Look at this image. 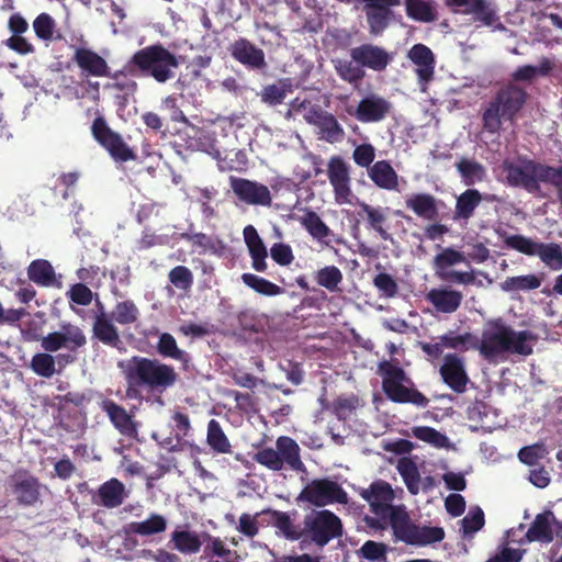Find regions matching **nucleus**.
<instances>
[{
    "label": "nucleus",
    "mask_w": 562,
    "mask_h": 562,
    "mask_svg": "<svg viewBox=\"0 0 562 562\" xmlns=\"http://www.w3.org/2000/svg\"><path fill=\"white\" fill-rule=\"evenodd\" d=\"M357 492L370 505L372 514L389 518L396 541L424 547L443 540L441 527L419 526L412 521L404 506L392 505L395 494L389 482L375 480L369 487H360Z\"/></svg>",
    "instance_id": "obj_1"
},
{
    "label": "nucleus",
    "mask_w": 562,
    "mask_h": 562,
    "mask_svg": "<svg viewBox=\"0 0 562 562\" xmlns=\"http://www.w3.org/2000/svg\"><path fill=\"white\" fill-rule=\"evenodd\" d=\"M126 381L125 395L131 400L142 398V390L164 393L172 387L179 375L171 364L157 358L133 356L126 362H120Z\"/></svg>",
    "instance_id": "obj_2"
},
{
    "label": "nucleus",
    "mask_w": 562,
    "mask_h": 562,
    "mask_svg": "<svg viewBox=\"0 0 562 562\" xmlns=\"http://www.w3.org/2000/svg\"><path fill=\"white\" fill-rule=\"evenodd\" d=\"M537 336L530 330H515L502 318L488 321L480 338V355L493 361L506 353L529 356Z\"/></svg>",
    "instance_id": "obj_3"
},
{
    "label": "nucleus",
    "mask_w": 562,
    "mask_h": 562,
    "mask_svg": "<svg viewBox=\"0 0 562 562\" xmlns=\"http://www.w3.org/2000/svg\"><path fill=\"white\" fill-rule=\"evenodd\" d=\"M528 100L522 87L508 82L503 85L482 111V127L488 134H498L503 122H516Z\"/></svg>",
    "instance_id": "obj_4"
},
{
    "label": "nucleus",
    "mask_w": 562,
    "mask_h": 562,
    "mask_svg": "<svg viewBox=\"0 0 562 562\" xmlns=\"http://www.w3.org/2000/svg\"><path fill=\"white\" fill-rule=\"evenodd\" d=\"M179 58L162 44H153L135 52L124 69L132 76L151 77L165 83L175 78Z\"/></svg>",
    "instance_id": "obj_5"
},
{
    "label": "nucleus",
    "mask_w": 562,
    "mask_h": 562,
    "mask_svg": "<svg viewBox=\"0 0 562 562\" xmlns=\"http://www.w3.org/2000/svg\"><path fill=\"white\" fill-rule=\"evenodd\" d=\"M378 373L382 376V391L393 403H409L420 408L428 406L429 400L423 393L404 384L412 381L398 364L383 360L378 366Z\"/></svg>",
    "instance_id": "obj_6"
},
{
    "label": "nucleus",
    "mask_w": 562,
    "mask_h": 562,
    "mask_svg": "<svg viewBox=\"0 0 562 562\" xmlns=\"http://www.w3.org/2000/svg\"><path fill=\"white\" fill-rule=\"evenodd\" d=\"M504 244L527 256H538L541 262L552 271L562 270V245L535 241L524 235H506Z\"/></svg>",
    "instance_id": "obj_7"
},
{
    "label": "nucleus",
    "mask_w": 562,
    "mask_h": 562,
    "mask_svg": "<svg viewBox=\"0 0 562 562\" xmlns=\"http://www.w3.org/2000/svg\"><path fill=\"white\" fill-rule=\"evenodd\" d=\"M312 542L323 548L344 533L341 519L328 509L313 512L304 517V531Z\"/></svg>",
    "instance_id": "obj_8"
},
{
    "label": "nucleus",
    "mask_w": 562,
    "mask_h": 562,
    "mask_svg": "<svg viewBox=\"0 0 562 562\" xmlns=\"http://www.w3.org/2000/svg\"><path fill=\"white\" fill-rule=\"evenodd\" d=\"M94 140L104 148L116 162H126L137 159L136 153L131 148L122 135L113 131L102 115H98L91 125Z\"/></svg>",
    "instance_id": "obj_9"
},
{
    "label": "nucleus",
    "mask_w": 562,
    "mask_h": 562,
    "mask_svg": "<svg viewBox=\"0 0 562 562\" xmlns=\"http://www.w3.org/2000/svg\"><path fill=\"white\" fill-rule=\"evenodd\" d=\"M297 501L324 507L334 503L347 505L349 498L347 492L337 482L328 479H315L301 491Z\"/></svg>",
    "instance_id": "obj_10"
},
{
    "label": "nucleus",
    "mask_w": 562,
    "mask_h": 562,
    "mask_svg": "<svg viewBox=\"0 0 562 562\" xmlns=\"http://www.w3.org/2000/svg\"><path fill=\"white\" fill-rule=\"evenodd\" d=\"M503 169L506 172V180L509 186L522 188L529 193L540 191V182H542L540 175H543L542 162L526 158L518 165L505 160Z\"/></svg>",
    "instance_id": "obj_11"
},
{
    "label": "nucleus",
    "mask_w": 562,
    "mask_h": 562,
    "mask_svg": "<svg viewBox=\"0 0 562 562\" xmlns=\"http://www.w3.org/2000/svg\"><path fill=\"white\" fill-rule=\"evenodd\" d=\"M87 345V337L83 330L70 323L60 326V330L52 331L41 339V347L47 353L56 352L61 348L69 352H77Z\"/></svg>",
    "instance_id": "obj_12"
},
{
    "label": "nucleus",
    "mask_w": 562,
    "mask_h": 562,
    "mask_svg": "<svg viewBox=\"0 0 562 562\" xmlns=\"http://www.w3.org/2000/svg\"><path fill=\"white\" fill-rule=\"evenodd\" d=\"M390 101L379 94H368L362 98L357 108L348 106L347 113L361 123H376L383 121L391 112Z\"/></svg>",
    "instance_id": "obj_13"
},
{
    "label": "nucleus",
    "mask_w": 562,
    "mask_h": 562,
    "mask_svg": "<svg viewBox=\"0 0 562 562\" xmlns=\"http://www.w3.org/2000/svg\"><path fill=\"white\" fill-rule=\"evenodd\" d=\"M229 184L235 195L249 205L270 206L272 196L267 186L245 178L229 177Z\"/></svg>",
    "instance_id": "obj_14"
},
{
    "label": "nucleus",
    "mask_w": 562,
    "mask_h": 562,
    "mask_svg": "<svg viewBox=\"0 0 562 562\" xmlns=\"http://www.w3.org/2000/svg\"><path fill=\"white\" fill-rule=\"evenodd\" d=\"M439 373L443 383L457 394H462L467 391L470 378L465 370L464 359L459 355L447 353L443 357Z\"/></svg>",
    "instance_id": "obj_15"
},
{
    "label": "nucleus",
    "mask_w": 562,
    "mask_h": 562,
    "mask_svg": "<svg viewBox=\"0 0 562 562\" xmlns=\"http://www.w3.org/2000/svg\"><path fill=\"white\" fill-rule=\"evenodd\" d=\"M101 409L108 416L112 426L124 437L135 439L138 436V422L132 412L113 400L105 398L100 405Z\"/></svg>",
    "instance_id": "obj_16"
},
{
    "label": "nucleus",
    "mask_w": 562,
    "mask_h": 562,
    "mask_svg": "<svg viewBox=\"0 0 562 562\" xmlns=\"http://www.w3.org/2000/svg\"><path fill=\"white\" fill-rule=\"evenodd\" d=\"M350 57L361 68L383 71L392 61L391 55L381 46L364 43L350 49Z\"/></svg>",
    "instance_id": "obj_17"
},
{
    "label": "nucleus",
    "mask_w": 562,
    "mask_h": 562,
    "mask_svg": "<svg viewBox=\"0 0 562 562\" xmlns=\"http://www.w3.org/2000/svg\"><path fill=\"white\" fill-rule=\"evenodd\" d=\"M232 57L248 69L262 70L267 67L265 52L245 37L231 44Z\"/></svg>",
    "instance_id": "obj_18"
},
{
    "label": "nucleus",
    "mask_w": 562,
    "mask_h": 562,
    "mask_svg": "<svg viewBox=\"0 0 562 562\" xmlns=\"http://www.w3.org/2000/svg\"><path fill=\"white\" fill-rule=\"evenodd\" d=\"M12 492L20 505L33 506L41 496L40 480L27 471H19L12 476Z\"/></svg>",
    "instance_id": "obj_19"
},
{
    "label": "nucleus",
    "mask_w": 562,
    "mask_h": 562,
    "mask_svg": "<svg viewBox=\"0 0 562 562\" xmlns=\"http://www.w3.org/2000/svg\"><path fill=\"white\" fill-rule=\"evenodd\" d=\"M328 179L339 203L348 201L351 194L349 167L340 156H333L328 161Z\"/></svg>",
    "instance_id": "obj_20"
},
{
    "label": "nucleus",
    "mask_w": 562,
    "mask_h": 562,
    "mask_svg": "<svg viewBox=\"0 0 562 562\" xmlns=\"http://www.w3.org/2000/svg\"><path fill=\"white\" fill-rule=\"evenodd\" d=\"M72 61L86 77H110L111 69L106 60L90 48H76Z\"/></svg>",
    "instance_id": "obj_21"
},
{
    "label": "nucleus",
    "mask_w": 562,
    "mask_h": 562,
    "mask_svg": "<svg viewBox=\"0 0 562 562\" xmlns=\"http://www.w3.org/2000/svg\"><path fill=\"white\" fill-rule=\"evenodd\" d=\"M125 485L116 477H112L102 483L99 488L91 494V501L94 505L105 508H116L127 498Z\"/></svg>",
    "instance_id": "obj_22"
},
{
    "label": "nucleus",
    "mask_w": 562,
    "mask_h": 562,
    "mask_svg": "<svg viewBox=\"0 0 562 562\" xmlns=\"http://www.w3.org/2000/svg\"><path fill=\"white\" fill-rule=\"evenodd\" d=\"M425 300L430 303L438 313L452 314L457 312L463 301L462 292L450 286L430 289Z\"/></svg>",
    "instance_id": "obj_23"
},
{
    "label": "nucleus",
    "mask_w": 562,
    "mask_h": 562,
    "mask_svg": "<svg viewBox=\"0 0 562 562\" xmlns=\"http://www.w3.org/2000/svg\"><path fill=\"white\" fill-rule=\"evenodd\" d=\"M483 200L488 202L498 201L496 195L487 194L484 196L477 189H467L457 198L453 211V220L462 221L468 224Z\"/></svg>",
    "instance_id": "obj_24"
},
{
    "label": "nucleus",
    "mask_w": 562,
    "mask_h": 562,
    "mask_svg": "<svg viewBox=\"0 0 562 562\" xmlns=\"http://www.w3.org/2000/svg\"><path fill=\"white\" fill-rule=\"evenodd\" d=\"M407 57L417 66L416 75L419 81L428 82L435 72V55L425 44H415L408 50Z\"/></svg>",
    "instance_id": "obj_25"
},
{
    "label": "nucleus",
    "mask_w": 562,
    "mask_h": 562,
    "mask_svg": "<svg viewBox=\"0 0 562 562\" xmlns=\"http://www.w3.org/2000/svg\"><path fill=\"white\" fill-rule=\"evenodd\" d=\"M553 512L546 510L544 513L536 515L533 521L528 528L525 538L528 542L539 541L542 543H550L553 541L552 525H558Z\"/></svg>",
    "instance_id": "obj_26"
},
{
    "label": "nucleus",
    "mask_w": 562,
    "mask_h": 562,
    "mask_svg": "<svg viewBox=\"0 0 562 562\" xmlns=\"http://www.w3.org/2000/svg\"><path fill=\"white\" fill-rule=\"evenodd\" d=\"M244 239L251 258V267L257 272H265L267 270L266 259L268 251L257 229L252 225H248L244 228Z\"/></svg>",
    "instance_id": "obj_27"
},
{
    "label": "nucleus",
    "mask_w": 562,
    "mask_h": 562,
    "mask_svg": "<svg viewBox=\"0 0 562 562\" xmlns=\"http://www.w3.org/2000/svg\"><path fill=\"white\" fill-rule=\"evenodd\" d=\"M467 15H472L474 22L494 30H505L497 14V8L493 0H475Z\"/></svg>",
    "instance_id": "obj_28"
},
{
    "label": "nucleus",
    "mask_w": 562,
    "mask_h": 562,
    "mask_svg": "<svg viewBox=\"0 0 562 562\" xmlns=\"http://www.w3.org/2000/svg\"><path fill=\"white\" fill-rule=\"evenodd\" d=\"M115 324L106 313L97 314L92 324L93 337L103 345L114 348L119 347L122 341Z\"/></svg>",
    "instance_id": "obj_29"
},
{
    "label": "nucleus",
    "mask_w": 562,
    "mask_h": 562,
    "mask_svg": "<svg viewBox=\"0 0 562 562\" xmlns=\"http://www.w3.org/2000/svg\"><path fill=\"white\" fill-rule=\"evenodd\" d=\"M276 447L280 453V461L282 468L286 464L291 470L296 472H305L306 468L301 460L300 446L297 442L288 436H281L276 441Z\"/></svg>",
    "instance_id": "obj_30"
},
{
    "label": "nucleus",
    "mask_w": 562,
    "mask_h": 562,
    "mask_svg": "<svg viewBox=\"0 0 562 562\" xmlns=\"http://www.w3.org/2000/svg\"><path fill=\"white\" fill-rule=\"evenodd\" d=\"M359 215H366L367 227L373 229L383 240L391 239V235L385 227L390 209L372 206L366 202L359 203Z\"/></svg>",
    "instance_id": "obj_31"
},
{
    "label": "nucleus",
    "mask_w": 562,
    "mask_h": 562,
    "mask_svg": "<svg viewBox=\"0 0 562 562\" xmlns=\"http://www.w3.org/2000/svg\"><path fill=\"white\" fill-rule=\"evenodd\" d=\"M370 179L381 189L395 190L398 186V177L391 164L379 160L369 169Z\"/></svg>",
    "instance_id": "obj_32"
},
{
    "label": "nucleus",
    "mask_w": 562,
    "mask_h": 562,
    "mask_svg": "<svg viewBox=\"0 0 562 562\" xmlns=\"http://www.w3.org/2000/svg\"><path fill=\"white\" fill-rule=\"evenodd\" d=\"M406 206L417 216L434 221L438 216L436 198L429 193H417L406 200Z\"/></svg>",
    "instance_id": "obj_33"
},
{
    "label": "nucleus",
    "mask_w": 562,
    "mask_h": 562,
    "mask_svg": "<svg viewBox=\"0 0 562 562\" xmlns=\"http://www.w3.org/2000/svg\"><path fill=\"white\" fill-rule=\"evenodd\" d=\"M157 352L162 358H169L176 361H179L183 364L184 368L188 367L191 357L190 355L178 347L176 338L169 333H162L159 336L156 346Z\"/></svg>",
    "instance_id": "obj_34"
},
{
    "label": "nucleus",
    "mask_w": 562,
    "mask_h": 562,
    "mask_svg": "<svg viewBox=\"0 0 562 562\" xmlns=\"http://www.w3.org/2000/svg\"><path fill=\"white\" fill-rule=\"evenodd\" d=\"M405 10L409 19L420 23H431L438 19L437 10L430 0H405Z\"/></svg>",
    "instance_id": "obj_35"
},
{
    "label": "nucleus",
    "mask_w": 562,
    "mask_h": 562,
    "mask_svg": "<svg viewBox=\"0 0 562 562\" xmlns=\"http://www.w3.org/2000/svg\"><path fill=\"white\" fill-rule=\"evenodd\" d=\"M29 279L40 286H52L56 281L55 270L46 259H35L27 267Z\"/></svg>",
    "instance_id": "obj_36"
},
{
    "label": "nucleus",
    "mask_w": 562,
    "mask_h": 562,
    "mask_svg": "<svg viewBox=\"0 0 562 562\" xmlns=\"http://www.w3.org/2000/svg\"><path fill=\"white\" fill-rule=\"evenodd\" d=\"M542 274H524L516 277H507L503 282L499 283L501 289L507 293H518L532 291L540 288L542 284Z\"/></svg>",
    "instance_id": "obj_37"
},
{
    "label": "nucleus",
    "mask_w": 562,
    "mask_h": 562,
    "mask_svg": "<svg viewBox=\"0 0 562 562\" xmlns=\"http://www.w3.org/2000/svg\"><path fill=\"white\" fill-rule=\"evenodd\" d=\"M456 168L468 187L482 182L486 178L485 167L475 159L462 157L457 161Z\"/></svg>",
    "instance_id": "obj_38"
},
{
    "label": "nucleus",
    "mask_w": 562,
    "mask_h": 562,
    "mask_svg": "<svg viewBox=\"0 0 562 562\" xmlns=\"http://www.w3.org/2000/svg\"><path fill=\"white\" fill-rule=\"evenodd\" d=\"M442 345L446 348L468 351L479 350L480 351V338L472 333L458 334L457 331L450 330L440 337Z\"/></svg>",
    "instance_id": "obj_39"
},
{
    "label": "nucleus",
    "mask_w": 562,
    "mask_h": 562,
    "mask_svg": "<svg viewBox=\"0 0 562 562\" xmlns=\"http://www.w3.org/2000/svg\"><path fill=\"white\" fill-rule=\"evenodd\" d=\"M396 469L402 476L407 491L412 495H417L420 491V474L415 461H413L411 458L403 457L397 461Z\"/></svg>",
    "instance_id": "obj_40"
},
{
    "label": "nucleus",
    "mask_w": 562,
    "mask_h": 562,
    "mask_svg": "<svg viewBox=\"0 0 562 562\" xmlns=\"http://www.w3.org/2000/svg\"><path fill=\"white\" fill-rule=\"evenodd\" d=\"M396 469L402 476L407 491L412 495H417L420 491V474L415 461H413L411 458L403 457L397 461Z\"/></svg>",
    "instance_id": "obj_41"
},
{
    "label": "nucleus",
    "mask_w": 562,
    "mask_h": 562,
    "mask_svg": "<svg viewBox=\"0 0 562 562\" xmlns=\"http://www.w3.org/2000/svg\"><path fill=\"white\" fill-rule=\"evenodd\" d=\"M110 317L121 326H130L139 321L140 311L133 300L117 302Z\"/></svg>",
    "instance_id": "obj_42"
},
{
    "label": "nucleus",
    "mask_w": 562,
    "mask_h": 562,
    "mask_svg": "<svg viewBox=\"0 0 562 562\" xmlns=\"http://www.w3.org/2000/svg\"><path fill=\"white\" fill-rule=\"evenodd\" d=\"M167 529V520L159 514H151L144 521H134L127 526V532L139 536H151L164 532Z\"/></svg>",
    "instance_id": "obj_43"
},
{
    "label": "nucleus",
    "mask_w": 562,
    "mask_h": 562,
    "mask_svg": "<svg viewBox=\"0 0 562 562\" xmlns=\"http://www.w3.org/2000/svg\"><path fill=\"white\" fill-rule=\"evenodd\" d=\"M173 548L183 554H195L202 547L198 533L188 530H175L171 533Z\"/></svg>",
    "instance_id": "obj_44"
},
{
    "label": "nucleus",
    "mask_w": 562,
    "mask_h": 562,
    "mask_svg": "<svg viewBox=\"0 0 562 562\" xmlns=\"http://www.w3.org/2000/svg\"><path fill=\"white\" fill-rule=\"evenodd\" d=\"M206 442L217 453L232 452L231 442L216 419H211L207 424Z\"/></svg>",
    "instance_id": "obj_45"
},
{
    "label": "nucleus",
    "mask_w": 562,
    "mask_h": 562,
    "mask_svg": "<svg viewBox=\"0 0 562 562\" xmlns=\"http://www.w3.org/2000/svg\"><path fill=\"white\" fill-rule=\"evenodd\" d=\"M464 261L465 256L463 252L451 247H447L434 257L432 268L436 276H441V272H445L453 266Z\"/></svg>",
    "instance_id": "obj_46"
},
{
    "label": "nucleus",
    "mask_w": 562,
    "mask_h": 562,
    "mask_svg": "<svg viewBox=\"0 0 562 562\" xmlns=\"http://www.w3.org/2000/svg\"><path fill=\"white\" fill-rule=\"evenodd\" d=\"M240 278L244 284L261 295L276 296L283 292L281 286L257 274L243 273Z\"/></svg>",
    "instance_id": "obj_47"
},
{
    "label": "nucleus",
    "mask_w": 562,
    "mask_h": 562,
    "mask_svg": "<svg viewBox=\"0 0 562 562\" xmlns=\"http://www.w3.org/2000/svg\"><path fill=\"white\" fill-rule=\"evenodd\" d=\"M29 367L36 375L44 379H50L60 372L55 368V357L45 351L35 353Z\"/></svg>",
    "instance_id": "obj_48"
},
{
    "label": "nucleus",
    "mask_w": 562,
    "mask_h": 562,
    "mask_svg": "<svg viewBox=\"0 0 562 562\" xmlns=\"http://www.w3.org/2000/svg\"><path fill=\"white\" fill-rule=\"evenodd\" d=\"M314 279L319 286L329 292L339 290V284L344 280L342 272L336 266H326L315 272Z\"/></svg>",
    "instance_id": "obj_49"
},
{
    "label": "nucleus",
    "mask_w": 562,
    "mask_h": 562,
    "mask_svg": "<svg viewBox=\"0 0 562 562\" xmlns=\"http://www.w3.org/2000/svg\"><path fill=\"white\" fill-rule=\"evenodd\" d=\"M301 224L316 239H324L330 234L329 227L314 211H307L301 217Z\"/></svg>",
    "instance_id": "obj_50"
},
{
    "label": "nucleus",
    "mask_w": 562,
    "mask_h": 562,
    "mask_svg": "<svg viewBox=\"0 0 562 562\" xmlns=\"http://www.w3.org/2000/svg\"><path fill=\"white\" fill-rule=\"evenodd\" d=\"M337 75L346 82L358 83L361 81L366 72L359 64H356L352 59H338L335 64Z\"/></svg>",
    "instance_id": "obj_51"
},
{
    "label": "nucleus",
    "mask_w": 562,
    "mask_h": 562,
    "mask_svg": "<svg viewBox=\"0 0 562 562\" xmlns=\"http://www.w3.org/2000/svg\"><path fill=\"white\" fill-rule=\"evenodd\" d=\"M273 526L289 540H299L304 532L299 531L293 525L288 513L271 510Z\"/></svg>",
    "instance_id": "obj_52"
},
{
    "label": "nucleus",
    "mask_w": 562,
    "mask_h": 562,
    "mask_svg": "<svg viewBox=\"0 0 562 562\" xmlns=\"http://www.w3.org/2000/svg\"><path fill=\"white\" fill-rule=\"evenodd\" d=\"M317 127L319 128L322 137L329 143L339 142L345 137L342 126L339 124L335 115L329 112L319 122Z\"/></svg>",
    "instance_id": "obj_53"
},
{
    "label": "nucleus",
    "mask_w": 562,
    "mask_h": 562,
    "mask_svg": "<svg viewBox=\"0 0 562 562\" xmlns=\"http://www.w3.org/2000/svg\"><path fill=\"white\" fill-rule=\"evenodd\" d=\"M463 536L472 535L484 527L485 517L481 507H472L469 513L460 520Z\"/></svg>",
    "instance_id": "obj_54"
},
{
    "label": "nucleus",
    "mask_w": 562,
    "mask_h": 562,
    "mask_svg": "<svg viewBox=\"0 0 562 562\" xmlns=\"http://www.w3.org/2000/svg\"><path fill=\"white\" fill-rule=\"evenodd\" d=\"M389 546L373 540L366 541L358 550V555L370 562L385 561Z\"/></svg>",
    "instance_id": "obj_55"
},
{
    "label": "nucleus",
    "mask_w": 562,
    "mask_h": 562,
    "mask_svg": "<svg viewBox=\"0 0 562 562\" xmlns=\"http://www.w3.org/2000/svg\"><path fill=\"white\" fill-rule=\"evenodd\" d=\"M168 279L177 289L184 291L190 290L194 281L192 271L186 266L172 268L168 273Z\"/></svg>",
    "instance_id": "obj_56"
},
{
    "label": "nucleus",
    "mask_w": 562,
    "mask_h": 562,
    "mask_svg": "<svg viewBox=\"0 0 562 562\" xmlns=\"http://www.w3.org/2000/svg\"><path fill=\"white\" fill-rule=\"evenodd\" d=\"M548 454L547 447L543 442H536L530 446L522 447L518 452L520 462L527 465H535L539 460Z\"/></svg>",
    "instance_id": "obj_57"
},
{
    "label": "nucleus",
    "mask_w": 562,
    "mask_h": 562,
    "mask_svg": "<svg viewBox=\"0 0 562 562\" xmlns=\"http://www.w3.org/2000/svg\"><path fill=\"white\" fill-rule=\"evenodd\" d=\"M55 21L48 13H41L33 21V29L36 36L43 41H52L55 31Z\"/></svg>",
    "instance_id": "obj_58"
},
{
    "label": "nucleus",
    "mask_w": 562,
    "mask_h": 562,
    "mask_svg": "<svg viewBox=\"0 0 562 562\" xmlns=\"http://www.w3.org/2000/svg\"><path fill=\"white\" fill-rule=\"evenodd\" d=\"M413 435L427 443L441 448L446 445L447 437L432 427L420 426L413 429Z\"/></svg>",
    "instance_id": "obj_59"
},
{
    "label": "nucleus",
    "mask_w": 562,
    "mask_h": 562,
    "mask_svg": "<svg viewBox=\"0 0 562 562\" xmlns=\"http://www.w3.org/2000/svg\"><path fill=\"white\" fill-rule=\"evenodd\" d=\"M541 176L542 183L552 186L558 193V199L562 204V165L553 167L543 164V175Z\"/></svg>",
    "instance_id": "obj_60"
},
{
    "label": "nucleus",
    "mask_w": 562,
    "mask_h": 562,
    "mask_svg": "<svg viewBox=\"0 0 562 562\" xmlns=\"http://www.w3.org/2000/svg\"><path fill=\"white\" fill-rule=\"evenodd\" d=\"M254 460L268 468L272 471H280L282 470V462L280 461V453L278 450H274L272 448H263L259 450L255 456Z\"/></svg>",
    "instance_id": "obj_61"
},
{
    "label": "nucleus",
    "mask_w": 562,
    "mask_h": 562,
    "mask_svg": "<svg viewBox=\"0 0 562 562\" xmlns=\"http://www.w3.org/2000/svg\"><path fill=\"white\" fill-rule=\"evenodd\" d=\"M359 406V398L355 395L339 397L334 404V413L339 420H347Z\"/></svg>",
    "instance_id": "obj_62"
},
{
    "label": "nucleus",
    "mask_w": 562,
    "mask_h": 562,
    "mask_svg": "<svg viewBox=\"0 0 562 562\" xmlns=\"http://www.w3.org/2000/svg\"><path fill=\"white\" fill-rule=\"evenodd\" d=\"M443 282L450 284H463L470 285L473 284L476 280L474 271H458L453 269H449L445 272H441V276H436Z\"/></svg>",
    "instance_id": "obj_63"
},
{
    "label": "nucleus",
    "mask_w": 562,
    "mask_h": 562,
    "mask_svg": "<svg viewBox=\"0 0 562 562\" xmlns=\"http://www.w3.org/2000/svg\"><path fill=\"white\" fill-rule=\"evenodd\" d=\"M286 93L288 91L284 87L272 83L262 88L260 97L263 103L276 106L284 101Z\"/></svg>",
    "instance_id": "obj_64"
}]
</instances>
